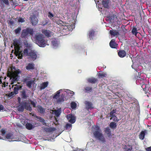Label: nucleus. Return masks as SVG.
<instances>
[{
	"mask_svg": "<svg viewBox=\"0 0 151 151\" xmlns=\"http://www.w3.org/2000/svg\"><path fill=\"white\" fill-rule=\"evenodd\" d=\"M3 139L6 140L7 139L9 142H13L16 141V140L13 139H14V136L12 134L9 133L7 134L6 137L2 138Z\"/></svg>",
	"mask_w": 151,
	"mask_h": 151,
	"instance_id": "nucleus-10",
	"label": "nucleus"
},
{
	"mask_svg": "<svg viewBox=\"0 0 151 151\" xmlns=\"http://www.w3.org/2000/svg\"><path fill=\"white\" fill-rule=\"evenodd\" d=\"M87 81L89 83H94L97 81V79L95 78H88Z\"/></svg>",
	"mask_w": 151,
	"mask_h": 151,
	"instance_id": "nucleus-31",
	"label": "nucleus"
},
{
	"mask_svg": "<svg viewBox=\"0 0 151 151\" xmlns=\"http://www.w3.org/2000/svg\"><path fill=\"white\" fill-rule=\"evenodd\" d=\"M21 30V27H19L14 30V32L16 34H17L19 33Z\"/></svg>",
	"mask_w": 151,
	"mask_h": 151,
	"instance_id": "nucleus-47",
	"label": "nucleus"
},
{
	"mask_svg": "<svg viewBox=\"0 0 151 151\" xmlns=\"http://www.w3.org/2000/svg\"><path fill=\"white\" fill-rule=\"evenodd\" d=\"M110 0H103L102 1V5L104 7L107 9L110 8L111 5Z\"/></svg>",
	"mask_w": 151,
	"mask_h": 151,
	"instance_id": "nucleus-13",
	"label": "nucleus"
},
{
	"mask_svg": "<svg viewBox=\"0 0 151 151\" xmlns=\"http://www.w3.org/2000/svg\"><path fill=\"white\" fill-rule=\"evenodd\" d=\"M4 109V106L0 104V111L3 110Z\"/></svg>",
	"mask_w": 151,
	"mask_h": 151,
	"instance_id": "nucleus-57",
	"label": "nucleus"
},
{
	"mask_svg": "<svg viewBox=\"0 0 151 151\" xmlns=\"http://www.w3.org/2000/svg\"><path fill=\"white\" fill-rule=\"evenodd\" d=\"M98 0H94L96 3L97 2H98Z\"/></svg>",
	"mask_w": 151,
	"mask_h": 151,
	"instance_id": "nucleus-58",
	"label": "nucleus"
},
{
	"mask_svg": "<svg viewBox=\"0 0 151 151\" xmlns=\"http://www.w3.org/2000/svg\"><path fill=\"white\" fill-rule=\"evenodd\" d=\"M48 17L51 19H53V17H54V15L50 12H49L48 14Z\"/></svg>",
	"mask_w": 151,
	"mask_h": 151,
	"instance_id": "nucleus-46",
	"label": "nucleus"
},
{
	"mask_svg": "<svg viewBox=\"0 0 151 151\" xmlns=\"http://www.w3.org/2000/svg\"><path fill=\"white\" fill-rule=\"evenodd\" d=\"M110 33L112 36H115L119 35V32L116 30H110Z\"/></svg>",
	"mask_w": 151,
	"mask_h": 151,
	"instance_id": "nucleus-25",
	"label": "nucleus"
},
{
	"mask_svg": "<svg viewBox=\"0 0 151 151\" xmlns=\"http://www.w3.org/2000/svg\"><path fill=\"white\" fill-rule=\"evenodd\" d=\"M24 106L25 108V109L30 112H31L32 110V108L30 106V103L28 101L26 102L24 104Z\"/></svg>",
	"mask_w": 151,
	"mask_h": 151,
	"instance_id": "nucleus-18",
	"label": "nucleus"
},
{
	"mask_svg": "<svg viewBox=\"0 0 151 151\" xmlns=\"http://www.w3.org/2000/svg\"><path fill=\"white\" fill-rule=\"evenodd\" d=\"M30 19L31 22L33 25H35L37 24L38 20L35 15H31Z\"/></svg>",
	"mask_w": 151,
	"mask_h": 151,
	"instance_id": "nucleus-14",
	"label": "nucleus"
},
{
	"mask_svg": "<svg viewBox=\"0 0 151 151\" xmlns=\"http://www.w3.org/2000/svg\"><path fill=\"white\" fill-rule=\"evenodd\" d=\"M61 111V108H60L58 109L55 110L54 111V113L56 116L58 117L60 115Z\"/></svg>",
	"mask_w": 151,
	"mask_h": 151,
	"instance_id": "nucleus-26",
	"label": "nucleus"
},
{
	"mask_svg": "<svg viewBox=\"0 0 151 151\" xmlns=\"http://www.w3.org/2000/svg\"><path fill=\"white\" fill-rule=\"evenodd\" d=\"M22 87V86L20 85H15V87H14V93L15 94H17L19 90Z\"/></svg>",
	"mask_w": 151,
	"mask_h": 151,
	"instance_id": "nucleus-21",
	"label": "nucleus"
},
{
	"mask_svg": "<svg viewBox=\"0 0 151 151\" xmlns=\"http://www.w3.org/2000/svg\"><path fill=\"white\" fill-rule=\"evenodd\" d=\"M70 2H74V4L73 5L74 6H77L79 4V2L78 0H69Z\"/></svg>",
	"mask_w": 151,
	"mask_h": 151,
	"instance_id": "nucleus-36",
	"label": "nucleus"
},
{
	"mask_svg": "<svg viewBox=\"0 0 151 151\" xmlns=\"http://www.w3.org/2000/svg\"><path fill=\"white\" fill-rule=\"evenodd\" d=\"M147 134V131L144 130L141 132L139 136V138L141 140H143L144 138L145 134Z\"/></svg>",
	"mask_w": 151,
	"mask_h": 151,
	"instance_id": "nucleus-19",
	"label": "nucleus"
},
{
	"mask_svg": "<svg viewBox=\"0 0 151 151\" xmlns=\"http://www.w3.org/2000/svg\"><path fill=\"white\" fill-rule=\"evenodd\" d=\"M37 110L40 113H42L45 111V110L41 106H38L37 107Z\"/></svg>",
	"mask_w": 151,
	"mask_h": 151,
	"instance_id": "nucleus-33",
	"label": "nucleus"
},
{
	"mask_svg": "<svg viewBox=\"0 0 151 151\" xmlns=\"http://www.w3.org/2000/svg\"><path fill=\"white\" fill-rule=\"evenodd\" d=\"M22 97L24 99L26 98L27 97V96L26 95V93L24 90H23L22 92V94H21Z\"/></svg>",
	"mask_w": 151,
	"mask_h": 151,
	"instance_id": "nucleus-45",
	"label": "nucleus"
},
{
	"mask_svg": "<svg viewBox=\"0 0 151 151\" xmlns=\"http://www.w3.org/2000/svg\"><path fill=\"white\" fill-rule=\"evenodd\" d=\"M95 35V31L93 30H91L89 31V35L90 39H92Z\"/></svg>",
	"mask_w": 151,
	"mask_h": 151,
	"instance_id": "nucleus-28",
	"label": "nucleus"
},
{
	"mask_svg": "<svg viewBox=\"0 0 151 151\" xmlns=\"http://www.w3.org/2000/svg\"><path fill=\"white\" fill-rule=\"evenodd\" d=\"M84 103L86 105V108L87 110L93 108L92 104L90 102L86 101Z\"/></svg>",
	"mask_w": 151,
	"mask_h": 151,
	"instance_id": "nucleus-16",
	"label": "nucleus"
},
{
	"mask_svg": "<svg viewBox=\"0 0 151 151\" xmlns=\"http://www.w3.org/2000/svg\"><path fill=\"white\" fill-rule=\"evenodd\" d=\"M105 131L108 137L109 138H111L112 137V133L111 131V129L109 127H106L105 128Z\"/></svg>",
	"mask_w": 151,
	"mask_h": 151,
	"instance_id": "nucleus-20",
	"label": "nucleus"
},
{
	"mask_svg": "<svg viewBox=\"0 0 151 151\" xmlns=\"http://www.w3.org/2000/svg\"><path fill=\"white\" fill-rule=\"evenodd\" d=\"M72 125L71 124L68 123L65 125V127L66 129L70 130L71 129L72 127Z\"/></svg>",
	"mask_w": 151,
	"mask_h": 151,
	"instance_id": "nucleus-40",
	"label": "nucleus"
},
{
	"mask_svg": "<svg viewBox=\"0 0 151 151\" xmlns=\"http://www.w3.org/2000/svg\"><path fill=\"white\" fill-rule=\"evenodd\" d=\"M54 22L55 21L56 23L58 25H60L61 27V29L60 31V32H62L63 34L64 35H67L69 33L70 31H72L75 27V24L76 22L75 19L72 17L71 20H69V22H71V23L69 24L68 23L65 24L61 20H59L57 21H55L53 20Z\"/></svg>",
	"mask_w": 151,
	"mask_h": 151,
	"instance_id": "nucleus-1",
	"label": "nucleus"
},
{
	"mask_svg": "<svg viewBox=\"0 0 151 151\" xmlns=\"http://www.w3.org/2000/svg\"><path fill=\"white\" fill-rule=\"evenodd\" d=\"M35 42L36 44L41 47H44L49 44L47 40L45 38L44 36L42 34H37L35 35Z\"/></svg>",
	"mask_w": 151,
	"mask_h": 151,
	"instance_id": "nucleus-5",
	"label": "nucleus"
},
{
	"mask_svg": "<svg viewBox=\"0 0 151 151\" xmlns=\"http://www.w3.org/2000/svg\"><path fill=\"white\" fill-rule=\"evenodd\" d=\"M112 119L114 121L116 122H118L119 121V119H118L117 118L116 116L114 117H113V118H111L110 119Z\"/></svg>",
	"mask_w": 151,
	"mask_h": 151,
	"instance_id": "nucleus-49",
	"label": "nucleus"
},
{
	"mask_svg": "<svg viewBox=\"0 0 151 151\" xmlns=\"http://www.w3.org/2000/svg\"><path fill=\"white\" fill-rule=\"evenodd\" d=\"M17 41H14L13 42V45L15 50V53L16 56H17L19 59H22V51L21 50L20 47L17 43Z\"/></svg>",
	"mask_w": 151,
	"mask_h": 151,
	"instance_id": "nucleus-7",
	"label": "nucleus"
},
{
	"mask_svg": "<svg viewBox=\"0 0 151 151\" xmlns=\"http://www.w3.org/2000/svg\"><path fill=\"white\" fill-rule=\"evenodd\" d=\"M2 1L6 5H9V2L8 0H2Z\"/></svg>",
	"mask_w": 151,
	"mask_h": 151,
	"instance_id": "nucleus-52",
	"label": "nucleus"
},
{
	"mask_svg": "<svg viewBox=\"0 0 151 151\" xmlns=\"http://www.w3.org/2000/svg\"><path fill=\"white\" fill-rule=\"evenodd\" d=\"M76 104L74 102H72L70 104V106L71 108L74 109L76 108Z\"/></svg>",
	"mask_w": 151,
	"mask_h": 151,
	"instance_id": "nucleus-39",
	"label": "nucleus"
},
{
	"mask_svg": "<svg viewBox=\"0 0 151 151\" xmlns=\"http://www.w3.org/2000/svg\"><path fill=\"white\" fill-rule=\"evenodd\" d=\"M139 75V73H138V76Z\"/></svg>",
	"mask_w": 151,
	"mask_h": 151,
	"instance_id": "nucleus-61",
	"label": "nucleus"
},
{
	"mask_svg": "<svg viewBox=\"0 0 151 151\" xmlns=\"http://www.w3.org/2000/svg\"><path fill=\"white\" fill-rule=\"evenodd\" d=\"M26 128L30 130L34 127L33 125L29 123H27L26 125Z\"/></svg>",
	"mask_w": 151,
	"mask_h": 151,
	"instance_id": "nucleus-30",
	"label": "nucleus"
},
{
	"mask_svg": "<svg viewBox=\"0 0 151 151\" xmlns=\"http://www.w3.org/2000/svg\"><path fill=\"white\" fill-rule=\"evenodd\" d=\"M31 79L30 77L29 76H27V77L24 78L23 79V81L24 82L26 83L27 82L29 81Z\"/></svg>",
	"mask_w": 151,
	"mask_h": 151,
	"instance_id": "nucleus-43",
	"label": "nucleus"
},
{
	"mask_svg": "<svg viewBox=\"0 0 151 151\" xmlns=\"http://www.w3.org/2000/svg\"><path fill=\"white\" fill-rule=\"evenodd\" d=\"M18 109L19 111H22L24 110V107L23 106H20L18 107Z\"/></svg>",
	"mask_w": 151,
	"mask_h": 151,
	"instance_id": "nucleus-48",
	"label": "nucleus"
},
{
	"mask_svg": "<svg viewBox=\"0 0 151 151\" xmlns=\"http://www.w3.org/2000/svg\"><path fill=\"white\" fill-rule=\"evenodd\" d=\"M123 148L126 151H131L132 149V146H129L128 147L127 146L125 145L123 146Z\"/></svg>",
	"mask_w": 151,
	"mask_h": 151,
	"instance_id": "nucleus-37",
	"label": "nucleus"
},
{
	"mask_svg": "<svg viewBox=\"0 0 151 151\" xmlns=\"http://www.w3.org/2000/svg\"><path fill=\"white\" fill-rule=\"evenodd\" d=\"M50 20L49 19L47 20H46L42 22V26H44L48 24Z\"/></svg>",
	"mask_w": 151,
	"mask_h": 151,
	"instance_id": "nucleus-44",
	"label": "nucleus"
},
{
	"mask_svg": "<svg viewBox=\"0 0 151 151\" xmlns=\"http://www.w3.org/2000/svg\"><path fill=\"white\" fill-rule=\"evenodd\" d=\"M9 23L11 25H12L14 24V22L13 20H10L9 21Z\"/></svg>",
	"mask_w": 151,
	"mask_h": 151,
	"instance_id": "nucleus-56",
	"label": "nucleus"
},
{
	"mask_svg": "<svg viewBox=\"0 0 151 151\" xmlns=\"http://www.w3.org/2000/svg\"><path fill=\"white\" fill-rule=\"evenodd\" d=\"M48 83V82L47 81L42 83L41 84L40 88L41 89H44L47 86Z\"/></svg>",
	"mask_w": 151,
	"mask_h": 151,
	"instance_id": "nucleus-29",
	"label": "nucleus"
},
{
	"mask_svg": "<svg viewBox=\"0 0 151 151\" xmlns=\"http://www.w3.org/2000/svg\"><path fill=\"white\" fill-rule=\"evenodd\" d=\"M34 83V81L33 80L29 81L27 82L26 83L27 86L29 88L32 87V85Z\"/></svg>",
	"mask_w": 151,
	"mask_h": 151,
	"instance_id": "nucleus-32",
	"label": "nucleus"
},
{
	"mask_svg": "<svg viewBox=\"0 0 151 151\" xmlns=\"http://www.w3.org/2000/svg\"><path fill=\"white\" fill-rule=\"evenodd\" d=\"M26 47H27L25 48L24 51V54L27 56L28 60L29 61H34L37 58L36 52L34 50L31 49V46L30 45L27 44Z\"/></svg>",
	"mask_w": 151,
	"mask_h": 151,
	"instance_id": "nucleus-3",
	"label": "nucleus"
},
{
	"mask_svg": "<svg viewBox=\"0 0 151 151\" xmlns=\"http://www.w3.org/2000/svg\"><path fill=\"white\" fill-rule=\"evenodd\" d=\"M116 110H113L110 112L109 116L111 118H113L116 116Z\"/></svg>",
	"mask_w": 151,
	"mask_h": 151,
	"instance_id": "nucleus-27",
	"label": "nucleus"
},
{
	"mask_svg": "<svg viewBox=\"0 0 151 151\" xmlns=\"http://www.w3.org/2000/svg\"><path fill=\"white\" fill-rule=\"evenodd\" d=\"M117 93V94H116V95L119 97V96L118 95V93Z\"/></svg>",
	"mask_w": 151,
	"mask_h": 151,
	"instance_id": "nucleus-59",
	"label": "nucleus"
},
{
	"mask_svg": "<svg viewBox=\"0 0 151 151\" xmlns=\"http://www.w3.org/2000/svg\"><path fill=\"white\" fill-rule=\"evenodd\" d=\"M30 103V104H31L34 107H36V102H35L34 101H31Z\"/></svg>",
	"mask_w": 151,
	"mask_h": 151,
	"instance_id": "nucleus-50",
	"label": "nucleus"
},
{
	"mask_svg": "<svg viewBox=\"0 0 151 151\" xmlns=\"http://www.w3.org/2000/svg\"><path fill=\"white\" fill-rule=\"evenodd\" d=\"M35 65L33 63H28L26 66V69L27 70H33L35 68Z\"/></svg>",
	"mask_w": 151,
	"mask_h": 151,
	"instance_id": "nucleus-17",
	"label": "nucleus"
},
{
	"mask_svg": "<svg viewBox=\"0 0 151 151\" xmlns=\"http://www.w3.org/2000/svg\"><path fill=\"white\" fill-rule=\"evenodd\" d=\"M107 76L106 73L104 72H100L98 74V76L101 78H103V77H106Z\"/></svg>",
	"mask_w": 151,
	"mask_h": 151,
	"instance_id": "nucleus-38",
	"label": "nucleus"
},
{
	"mask_svg": "<svg viewBox=\"0 0 151 151\" xmlns=\"http://www.w3.org/2000/svg\"><path fill=\"white\" fill-rule=\"evenodd\" d=\"M36 118H37L39 121L42 122L43 124H44L45 123V120L42 118L37 116L36 117Z\"/></svg>",
	"mask_w": 151,
	"mask_h": 151,
	"instance_id": "nucleus-42",
	"label": "nucleus"
},
{
	"mask_svg": "<svg viewBox=\"0 0 151 151\" xmlns=\"http://www.w3.org/2000/svg\"><path fill=\"white\" fill-rule=\"evenodd\" d=\"M148 84L143 85L142 86V88L147 93H151V88L149 86Z\"/></svg>",
	"mask_w": 151,
	"mask_h": 151,
	"instance_id": "nucleus-15",
	"label": "nucleus"
},
{
	"mask_svg": "<svg viewBox=\"0 0 151 151\" xmlns=\"http://www.w3.org/2000/svg\"><path fill=\"white\" fill-rule=\"evenodd\" d=\"M109 45L112 48H115L116 47V43L115 42L114 40L113 39L111 40L109 43Z\"/></svg>",
	"mask_w": 151,
	"mask_h": 151,
	"instance_id": "nucleus-24",
	"label": "nucleus"
},
{
	"mask_svg": "<svg viewBox=\"0 0 151 151\" xmlns=\"http://www.w3.org/2000/svg\"><path fill=\"white\" fill-rule=\"evenodd\" d=\"M1 133L2 136H4V134L6 132V131L4 129H2L1 130Z\"/></svg>",
	"mask_w": 151,
	"mask_h": 151,
	"instance_id": "nucleus-55",
	"label": "nucleus"
},
{
	"mask_svg": "<svg viewBox=\"0 0 151 151\" xmlns=\"http://www.w3.org/2000/svg\"><path fill=\"white\" fill-rule=\"evenodd\" d=\"M146 151H151V146L145 148Z\"/></svg>",
	"mask_w": 151,
	"mask_h": 151,
	"instance_id": "nucleus-54",
	"label": "nucleus"
},
{
	"mask_svg": "<svg viewBox=\"0 0 151 151\" xmlns=\"http://www.w3.org/2000/svg\"><path fill=\"white\" fill-rule=\"evenodd\" d=\"M132 68H133V65H132Z\"/></svg>",
	"mask_w": 151,
	"mask_h": 151,
	"instance_id": "nucleus-60",
	"label": "nucleus"
},
{
	"mask_svg": "<svg viewBox=\"0 0 151 151\" xmlns=\"http://www.w3.org/2000/svg\"><path fill=\"white\" fill-rule=\"evenodd\" d=\"M66 94H70V96H73V91L69 90L60 89L57 91L52 96L53 99L58 103H60L64 101L65 96Z\"/></svg>",
	"mask_w": 151,
	"mask_h": 151,
	"instance_id": "nucleus-2",
	"label": "nucleus"
},
{
	"mask_svg": "<svg viewBox=\"0 0 151 151\" xmlns=\"http://www.w3.org/2000/svg\"><path fill=\"white\" fill-rule=\"evenodd\" d=\"M28 32L27 31L26 29L23 30L22 32V34H21L22 37V38L27 37L28 36H29V35Z\"/></svg>",
	"mask_w": 151,
	"mask_h": 151,
	"instance_id": "nucleus-22",
	"label": "nucleus"
},
{
	"mask_svg": "<svg viewBox=\"0 0 151 151\" xmlns=\"http://www.w3.org/2000/svg\"><path fill=\"white\" fill-rule=\"evenodd\" d=\"M41 32L45 36L48 37H50L51 35H53V32L49 30L42 29V30Z\"/></svg>",
	"mask_w": 151,
	"mask_h": 151,
	"instance_id": "nucleus-12",
	"label": "nucleus"
},
{
	"mask_svg": "<svg viewBox=\"0 0 151 151\" xmlns=\"http://www.w3.org/2000/svg\"><path fill=\"white\" fill-rule=\"evenodd\" d=\"M66 118L69 122L72 124L74 123L76 121V116L71 114L67 115Z\"/></svg>",
	"mask_w": 151,
	"mask_h": 151,
	"instance_id": "nucleus-9",
	"label": "nucleus"
},
{
	"mask_svg": "<svg viewBox=\"0 0 151 151\" xmlns=\"http://www.w3.org/2000/svg\"><path fill=\"white\" fill-rule=\"evenodd\" d=\"M119 56L121 58H123L126 55V53L124 50H120L118 52Z\"/></svg>",
	"mask_w": 151,
	"mask_h": 151,
	"instance_id": "nucleus-23",
	"label": "nucleus"
},
{
	"mask_svg": "<svg viewBox=\"0 0 151 151\" xmlns=\"http://www.w3.org/2000/svg\"><path fill=\"white\" fill-rule=\"evenodd\" d=\"M92 132L94 137L103 143L106 142V141L104 135L98 126L96 125L93 127Z\"/></svg>",
	"mask_w": 151,
	"mask_h": 151,
	"instance_id": "nucleus-4",
	"label": "nucleus"
},
{
	"mask_svg": "<svg viewBox=\"0 0 151 151\" xmlns=\"http://www.w3.org/2000/svg\"><path fill=\"white\" fill-rule=\"evenodd\" d=\"M110 127L111 129L116 128V124L114 122H112L110 123Z\"/></svg>",
	"mask_w": 151,
	"mask_h": 151,
	"instance_id": "nucleus-35",
	"label": "nucleus"
},
{
	"mask_svg": "<svg viewBox=\"0 0 151 151\" xmlns=\"http://www.w3.org/2000/svg\"><path fill=\"white\" fill-rule=\"evenodd\" d=\"M60 42L58 40L55 38H53L51 41V44L52 47L56 48L58 47L59 45Z\"/></svg>",
	"mask_w": 151,
	"mask_h": 151,
	"instance_id": "nucleus-11",
	"label": "nucleus"
},
{
	"mask_svg": "<svg viewBox=\"0 0 151 151\" xmlns=\"http://www.w3.org/2000/svg\"><path fill=\"white\" fill-rule=\"evenodd\" d=\"M24 21V19L22 18H20L18 19V22H23Z\"/></svg>",
	"mask_w": 151,
	"mask_h": 151,
	"instance_id": "nucleus-53",
	"label": "nucleus"
},
{
	"mask_svg": "<svg viewBox=\"0 0 151 151\" xmlns=\"http://www.w3.org/2000/svg\"><path fill=\"white\" fill-rule=\"evenodd\" d=\"M144 74L143 73H140V76L137 77V79L136 81V83L138 85H140L142 86V85H146L145 84L146 80L144 78V77H143Z\"/></svg>",
	"mask_w": 151,
	"mask_h": 151,
	"instance_id": "nucleus-8",
	"label": "nucleus"
},
{
	"mask_svg": "<svg viewBox=\"0 0 151 151\" xmlns=\"http://www.w3.org/2000/svg\"><path fill=\"white\" fill-rule=\"evenodd\" d=\"M132 32L133 34L136 36L138 33V32L137 28H133L132 30Z\"/></svg>",
	"mask_w": 151,
	"mask_h": 151,
	"instance_id": "nucleus-41",
	"label": "nucleus"
},
{
	"mask_svg": "<svg viewBox=\"0 0 151 151\" xmlns=\"http://www.w3.org/2000/svg\"><path fill=\"white\" fill-rule=\"evenodd\" d=\"M86 90L87 91L91 92L92 90V88L89 87H87L85 88Z\"/></svg>",
	"mask_w": 151,
	"mask_h": 151,
	"instance_id": "nucleus-51",
	"label": "nucleus"
},
{
	"mask_svg": "<svg viewBox=\"0 0 151 151\" xmlns=\"http://www.w3.org/2000/svg\"><path fill=\"white\" fill-rule=\"evenodd\" d=\"M26 29L28 32V33L29 35H33L34 31H33V30L32 29L28 28H27Z\"/></svg>",
	"mask_w": 151,
	"mask_h": 151,
	"instance_id": "nucleus-34",
	"label": "nucleus"
},
{
	"mask_svg": "<svg viewBox=\"0 0 151 151\" xmlns=\"http://www.w3.org/2000/svg\"><path fill=\"white\" fill-rule=\"evenodd\" d=\"M21 73V71L18 69L16 70L14 72L10 73L8 74V76L10 78V81L11 82V84H13L15 81H17L19 79V76L18 74Z\"/></svg>",
	"mask_w": 151,
	"mask_h": 151,
	"instance_id": "nucleus-6",
	"label": "nucleus"
}]
</instances>
